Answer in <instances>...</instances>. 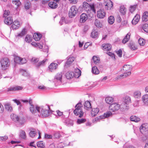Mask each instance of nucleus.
I'll use <instances>...</instances> for the list:
<instances>
[{"instance_id":"obj_1","label":"nucleus","mask_w":148,"mask_h":148,"mask_svg":"<svg viewBox=\"0 0 148 148\" xmlns=\"http://www.w3.org/2000/svg\"><path fill=\"white\" fill-rule=\"evenodd\" d=\"M132 67L131 65H124L123 66V74L120 75V77L123 78L131 74V71L132 69Z\"/></svg>"},{"instance_id":"obj_2","label":"nucleus","mask_w":148,"mask_h":148,"mask_svg":"<svg viewBox=\"0 0 148 148\" xmlns=\"http://www.w3.org/2000/svg\"><path fill=\"white\" fill-rule=\"evenodd\" d=\"M82 105L81 102H79L75 106V109L74 111V114L76 115H79V117H82L83 115L84 112L82 110Z\"/></svg>"},{"instance_id":"obj_3","label":"nucleus","mask_w":148,"mask_h":148,"mask_svg":"<svg viewBox=\"0 0 148 148\" xmlns=\"http://www.w3.org/2000/svg\"><path fill=\"white\" fill-rule=\"evenodd\" d=\"M41 108H42V110H40L38 113L41 114L42 116L44 117H46L49 116L51 113L53 111H52L50 108V106L48 105L47 107L48 109H46V108H44L43 106H41Z\"/></svg>"},{"instance_id":"obj_4","label":"nucleus","mask_w":148,"mask_h":148,"mask_svg":"<svg viewBox=\"0 0 148 148\" xmlns=\"http://www.w3.org/2000/svg\"><path fill=\"white\" fill-rule=\"evenodd\" d=\"M30 106V110L32 114H35L37 112H38L40 110H42V108L40 106L37 105L34 106L32 104V102H29Z\"/></svg>"},{"instance_id":"obj_5","label":"nucleus","mask_w":148,"mask_h":148,"mask_svg":"<svg viewBox=\"0 0 148 148\" xmlns=\"http://www.w3.org/2000/svg\"><path fill=\"white\" fill-rule=\"evenodd\" d=\"M1 63L2 69L3 70L7 69L10 64V61L7 58H2L1 60Z\"/></svg>"},{"instance_id":"obj_6","label":"nucleus","mask_w":148,"mask_h":148,"mask_svg":"<svg viewBox=\"0 0 148 148\" xmlns=\"http://www.w3.org/2000/svg\"><path fill=\"white\" fill-rule=\"evenodd\" d=\"M77 12V8L75 6H72L69 11V16L71 18L73 17L76 15Z\"/></svg>"},{"instance_id":"obj_7","label":"nucleus","mask_w":148,"mask_h":148,"mask_svg":"<svg viewBox=\"0 0 148 148\" xmlns=\"http://www.w3.org/2000/svg\"><path fill=\"white\" fill-rule=\"evenodd\" d=\"M103 4L107 10H110L113 8V3L110 0H104Z\"/></svg>"},{"instance_id":"obj_8","label":"nucleus","mask_w":148,"mask_h":148,"mask_svg":"<svg viewBox=\"0 0 148 148\" xmlns=\"http://www.w3.org/2000/svg\"><path fill=\"white\" fill-rule=\"evenodd\" d=\"M120 108V106L117 103L114 102L110 105L109 107L110 110L114 112L118 110Z\"/></svg>"},{"instance_id":"obj_9","label":"nucleus","mask_w":148,"mask_h":148,"mask_svg":"<svg viewBox=\"0 0 148 148\" xmlns=\"http://www.w3.org/2000/svg\"><path fill=\"white\" fill-rule=\"evenodd\" d=\"M11 118L12 120L15 122H18L21 125L23 123L21 122V120H19L18 116L15 114H11Z\"/></svg>"},{"instance_id":"obj_10","label":"nucleus","mask_w":148,"mask_h":148,"mask_svg":"<svg viewBox=\"0 0 148 148\" xmlns=\"http://www.w3.org/2000/svg\"><path fill=\"white\" fill-rule=\"evenodd\" d=\"M106 15V13L104 10L100 9L97 12V17L100 18H103Z\"/></svg>"},{"instance_id":"obj_11","label":"nucleus","mask_w":148,"mask_h":148,"mask_svg":"<svg viewBox=\"0 0 148 148\" xmlns=\"http://www.w3.org/2000/svg\"><path fill=\"white\" fill-rule=\"evenodd\" d=\"M112 115V113L110 112V111H108L106 113H104V116H99V118H98L97 117L95 119V121H98V120L99 119H102L105 118H107L108 117H109V116H111Z\"/></svg>"},{"instance_id":"obj_12","label":"nucleus","mask_w":148,"mask_h":148,"mask_svg":"<svg viewBox=\"0 0 148 148\" xmlns=\"http://www.w3.org/2000/svg\"><path fill=\"white\" fill-rule=\"evenodd\" d=\"M148 125L143 124L140 127V131L142 134H144L148 130Z\"/></svg>"},{"instance_id":"obj_13","label":"nucleus","mask_w":148,"mask_h":148,"mask_svg":"<svg viewBox=\"0 0 148 148\" xmlns=\"http://www.w3.org/2000/svg\"><path fill=\"white\" fill-rule=\"evenodd\" d=\"M140 18V15L139 14H136L134 16L132 21V24L134 25L136 24L139 21Z\"/></svg>"},{"instance_id":"obj_14","label":"nucleus","mask_w":148,"mask_h":148,"mask_svg":"<svg viewBox=\"0 0 148 148\" xmlns=\"http://www.w3.org/2000/svg\"><path fill=\"white\" fill-rule=\"evenodd\" d=\"M73 72L74 73V77L76 78H78L81 75V71L77 68L75 69L74 72Z\"/></svg>"},{"instance_id":"obj_15","label":"nucleus","mask_w":148,"mask_h":148,"mask_svg":"<svg viewBox=\"0 0 148 148\" xmlns=\"http://www.w3.org/2000/svg\"><path fill=\"white\" fill-rule=\"evenodd\" d=\"M20 26V24L19 22L16 20L12 23V29H17Z\"/></svg>"},{"instance_id":"obj_16","label":"nucleus","mask_w":148,"mask_h":148,"mask_svg":"<svg viewBox=\"0 0 148 148\" xmlns=\"http://www.w3.org/2000/svg\"><path fill=\"white\" fill-rule=\"evenodd\" d=\"M88 19V16L87 14L85 13L82 14L80 16V22L81 23H83Z\"/></svg>"},{"instance_id":"obj_17","label":"nucleus","mask_w":148,"mask_h":148,"mask_svg":"<svg viewBox=\"0 0 148 148\" xmlns=\"http://www.w3.org/2000/svg\"><path fill=\"white\" fill-rule=\"evenodd\" d=\"M58 64L56 63H51L49 66V70L51 72L55 70L57 68Z\"/></svg>"},{"instance_id":"obj_18","label":"nucleus","mask_w":148,"mask_h":148,"mask_svg":"<svg viewBox=\"0 0 148 148\" xmlns=\"http://www.w3.org/2000/svg\"><path fill=\"white\" fill-rule=\"evenodd\" d=\"M102 49L105 51H109L111 49V45L109 44H103L102 45Z\"/></svg>"},{"instance_id":"obj_19","label":"nucleus","mask_w":148,"mask_h":148,"mask_svg":"<svg viewBox=\"0 0 148 148\" xmlns=\"http://www.w3.org/2000/svg\"><path fill=\"white\" fill-rule=\"evenodd\" d=\"M92 61L91 64L92 65H94L93 63L96 65L98 64L100 62L99 58L97 57L96 56H94L92 57Z\"/></svg>"},{"instance_id":"obj_20","label":"nucleus","mask_w":148,"mask_h":148,"mask_svg":"<svg viewBox=\"0 0 148 148\" xmlns=\"http://www.w3.org/2000/svg\"><path fill=\"white\" fill-rule=\"evenodd\" d=\"M128 46L132 50H135L137 49V47L135 43L132 42L128 43Z\"/></svg>"},{"instance_id":"obj_21","label":"nucleus","mask_w":148,"mask_h":148,"mask_svg":"<svg viewBox=\"0 0 148 148\" xmlns=\"http://www.w3.org/2000/svg\"><path fill=\"white\" fill-rule=\"evenodd\" d=\"M4 22L5 24L7 25H10L12 23V19L11 17H8L5 19Z\"/></svg>"},{"instance_id":"obj_22","label":"nucleus","mask_w":148,"mask_h":148,"mask_svg":"<svg viewBox=\"0 0 148 148\" xmlns=\"http://www.w3.org/2000/svg\"><path fill=\"white\" fill-rule=\"evenodd\" d=\"M142 21L143 22H146L148 21V12L145 11L143 13L142 17Z\"/></svg>"},{"instance_id":"obj_23","label":"nucleus","mask_w":148,"mask_h":148,"mask_svg":"<svg viewBox=\"0 0 148 148\" xmlns=\"http://www.w3.org/2000/svg\"><path fill=\"white\" fill-rule=\"evenodd\" d=\"M99 110L98 108H95L92 109L91 112L92 116H95L99 112Z\"/></svg>"},{"instance_id":"obj_24","label":"nucleus","mask_w":148,"mask_h":148,"mask_svg":"<svg viewBox=\"0 0 148 148\" xmlns=\"http://www.w3.org/2000/svg\"><path fill=\"white\" fill-rule=\"evenodd\" d=\"M30 130V132L29 134V135L31 137L33 138L35 136L36 133V130L34 128H31Z\"/></svg>"},{"instance_id":"obj_25","label":"nucleus","mask_w":148,"mask_h":148,"mask_svg":"<svg viewBox=\"0 0 148 148\" xmlns=\"http://www.w3.org/2000/svg\"><path fill=\"white\" fill-rule=\"evenodd\" d=\"M49 7L51 9H55L58 7V5L56 2H50L48 3Z\"/></svg>"},{"instance_id":"obj_26","label":"nucleus","mask_w":148,"mask_h":148,"mask_svg":"<svg viewBox=\"0 0 148 148\" xmlns=\"http://www.w3.org/2000/svg\"><path fill=\"white\" fill-rule=\"evenodd\" d=\"M42 35L41 34L37 33H34L33 36V38L36 41L39 40L42 37Z\"/></svg>"},{"instance_id":"obj_27","label":"nucleus","mask_w":148,"mask_h":148,"mask_svg":"<svg viewBox=\"0 0 148 148\" xmlns=\"http://www.w3.org/2000/svg\"><path fill=\"white\" fill-rule=\"evenodd\" d=\"M141 95V93L140 91L136 90L134 92L133 96L135 98L138 99L140 98Z\"/></svg>"},{"instance_id":"obj_28","label":"nucleus","mask_w":148,"mask_h":148,"mask_svg":"<svg viewBox=\"0 0 148 148\" xmlns=\"http://www.w3.org/2000/svg\"><path fill=\"white\" fill-rule=\"evenodd\" d=\"M75 58L73 57H69L68 59L65 64V66L71 64L74 61Z\"/></svg>"},{"instance_id":"obj_29","label":"nucleus","mask_w":148,"mask_h":148,"mask_svg":"<svg viewBox=\"0 0 148 148\" xmlns=\"http://www.w3.org/2000/svg\"><path fill=\"white\" fill-rule=\"evenodd\" d=\"M73 74L74 73L73 72H69L66 74L65 76L67 79H69L74 77Z\"/></svg>"},{"instance_id":"obj_30","label":"nucleus","mask_w":148,"mask_h":148,"mask_svg":"<svg viewBox=\"0 0 148 148\" xmlns=\"http://www.w3.org/2000/svg\"><path fill=\"white\" fill-rule=\"evenodd\" d=\"M130 34L128 33L126 35L122 41L123 43L125 44L128 41L130 38Z\"/></svg>"},{"instance_id":"obj_31","label":"nucleus","mask_w":148,"mask_h":148,"mask_svg":"<svg viewBox=\"0 0 148 148\" xmlns=\"http://www.w3.org/2000/svg\"><path fill=\"white\" fill-rule=\"evenodd\" d=\"M129 102H123L120 106V108H123V110H127L129 108V106H127Z\"/></svg>"},{"instance_id":"obj_32","label":"nucleus","mask_w":148,"mask_h":148,"mask_svg":"<svg viewBox=\"0 0 148 148\" xmlns=\"http://www.w3.org/2000/svg\"><path fill=\"white\" fill-rule=\"evenodd\" d=\"M23 89L22 87L20 86H16L15 87L11 88L8 89V91H15L21 90Z\"/></svg>"},{"instance_id":"obj_33","label":"nucleus","mask_w":148,"mask_h":148,"mask_svg":"<svg viewBox=\"0 0 148 148\" xmlns=\"http://www.w3.org/2000/svg\"><path fill=\"white\" fill-rule=\"evenodd\" d=\"M26 34V29H23L21 32L19 33H18L17 35V36L21 37L24 36Z\"/></svg>"},{"instance_id":"obj_34","label":"nucleus","mask_w":148,"mask_h":148,"mask_svg":"<svg viewBox=\"0 0 148 148\" xmlns=\"http://www.w3.org/2000/svg\"><path fill=\"white\" fill-rule=\"evenodd\" d=\"M5 109L9 112H11L12 110V107L9 103H6L5 105Z\"/></svg>"},{"instance_id":"obj_35","label":"nucleus","mask_w":148,"mask_h":148,"mask_svg":"<svg viewBox=\"0 0 148 148\" xmlns=\"http://www.w3.org/2000/svg\"><path fill=\"white\" fill-rule=\"evenodd\" d=\"M92 72L94 74L97 75L99 73V71L96 66H94L92 68Z\"/></svg>"},{"instance_id":"obj_36","label":"nucleus","mask_w":148,"mask_h":148,"mask_svg":"<svg viewBox=\"0 0 148 148\" xmlns=\"http://www.w3.org/2000/svg\"><path fill=\"white\" fill-rule=\"evenodd\" d=\"M130 120L132 121L137 122L140 120V119L135 116H132L130 117Z\"/></svg>"},{"instance_id":"obj_37","label":"nucleus","mask_w":148,"mask_h":148,"mask_svg":"<svg viewBox=\"0 0 148 148\" xmlns=\"http://www.w3.org/2000/svg\"><path fill=\"white\" fill-rule=\"evenodd\" d=\"M84 106V108L86 110H89L91 108L90 102H85Z\"/></svg>"},{"instance_id":"obj_38","label":"nucleus","mask_w":148,"mask_h":148,"mask_svg":"<svg viewBox=\"0 0 148 148\" xmlns=\"http://www.w3.org/2000/svg\"><path fill=\"white\" fill-rule=\"evenodd\" d=\"M20 72L25 77H28L29 76V73L26 70L23 69H20Z\"/></svg>"},{"instance_id":"obj_39","label":"nucleus","mask_w":148,"mask_h":148,"mask_svg":"<svg viewBox=\"0 0 148 148\" xmlns=\"http://www.w3.org/2000/svg\"><path fill=\"white\" fill-rule=\"evenodd\" d=\"M122 101L123 102H130L131 101V99L129 96L125 95L123 97Z\"/></svg>"},{"instance_id":"obj_40","label":"nucleus","mask_w":148,"mask_h":148,"mask_svg":"<svg viewBox=\"0 0 148 148\" xmlns=\"http://www.w3.org/2000/svg\"><path fill=\"white\" fill-rule=\"evenodd\" d=\"M62 74V73H58L55 77V79L61 82Z\"/></svg>"},{"instance_id":"obj_41","label":"nucleus","mask_w":148,"mask_h":148,"mask_svg":"<svg viewBox=\"0 0 148 148\" xmlns=\"http://www.w3.org/2000/svg\"><path fill=\"white\" fill-rule=\"evenodd\" d=\"M126 9L124 6H121L120 7V12L123 15H125L126 12Z\"/></svg>"},{"instance_id":"obj_42","label":"nucleus","mask_w":148,"mask_h":148,"mask_svg":"<svg viewBox=\"0 0 148 148\" xmlns=\"http://www.w3.org/2000/svg\"><path fill=\"white\" fill-rule=\"evenodd\" d=\"M73 121L71 120L67 119L66 121V125L68 127L72 126L73 125Z\"/></svg>"},{"instance_id":"obj_43","label":"nucleus","mask_w":148,"mask_h":148,"mask_svg":"<svg viewBox=\"0 0 148 148\" xmlns=\"http://www.w3.org/2000/svg\"><path fill=\"white\" fill-rule=\"evenodd\" d=\"M114 21V18L113 16H110L108 20V23L110 24H112L113 23Z\"/></svg>"},{"instance_id":"obj_44","label":"nucleus","mask_w":148,"mask_h":148,"mask_svg":"<svg viewBox=\"0 0 148 148\" xmlns=\"http://www.w3.org/2000/svg\"><path fill=\"white\" fill-rule=\"evenodd\" d=\"M139 45L141 46H143L145 43V40L143 38H140L138 40Z\"/></svg>"},{"instance_id":"obj_45","label":"nucleus","mask_w":148,"mask_h":148,"mask_svg":"<svg viewBox=\"0 0 148 148\" xmlns=\"http://www.w3.org/2000/svg\"><path fill=\"white\" fill-rule=\"evenodd\" d=\"M20 137L23 139H25L26 137L25 132V131L22 130L21 131L20 134Z\"/></svg>"},{"instance_id":"obj_46","label":"nucleus","mask_w":148,"mask_h":148,"mask_svg":"<svg viewBox=\"0 0 148 148\" xmlns=\"http://www.w3.org/2000/svg\"><path fill=\"white\" fill-rule=\"evenodd\" d=\"M142 29L145 32L148 33V24H145L143 25Z\"/></svg>"},{"instance_id":"obj_47","label":"nucleus","mask_w":148,"mask_h":148,"mask_svg":"<svg viewBox=\"0 0 148 148\" xmlns=\"http://www.w3.org/2000/svg\"><path fill=\"white\" fill-rule=\"evenodd\" d=\"M142 100L144 102H148V94H146L142 97Z\"/></svg>"},{"instance_id":"obj_48","label":"nucleus","mask_w":148,"mask_h":148,"mask_svg":"<svg viewBox=\"0 0 148 148\" xmlns=\"http://www.w3.org/2000/svg\"><path fill=\"white\" fill-rule=\"evenodd\" d=\"M32 37L31 36L27 35L25 38V40L26 42H29L32 41Z\"/></svg>"},{"instance_id":"obj_49","label":"nucleus","mask_w":148,"mask_h":148,"mask_svg":"<svg viewBox=\"0 0 148 148\" xmlns=\"http://www.w3.org/2000/svg\"><path fill=\"white\" fill-rule=\"evenodd\" d=\"M91 37L94 38H96L98 36V32L95 31H93L91 34Z\"/></svg>"},{"instance_id":"obj_50","label":"nucleus","mask_w":148,"mask_h":148,"mask_svg":"<svg viewBox=\"0 0 148 148\" xmlns=\"http://www.w3.org/2000/svg\"><path fill=\"white\" fill-rule=\"evenodd\" d=\"M106 102H112L113 101H116L115 100L114 98L111 97H107L105 99Z\"/></svg>"},{"instance_id":"obj_51","label":"nucleus","mask_w":148,"mask_h":148,"mask_svg":"<svg viewBox=\"0 0 148 148\" xmlns=\"http://www.w3.org/2000/svg\"><path fill=\"white\" fill-rule=\"evenodd\" d=\"M21 58L17 56H15L14 58V62L16 63L19 64L21 62Z\"/></svg>"},{"instance_id":"obj_52","label":"nucleus","mask_w":148,"mask_h":148,"mask_svg":"<svg viewBox=\"0 0 148 148\" xmlns=\"http://www.w3.org/2000/svg\"><path fill=\"white\" fill-rule=\"evenodd\" d=\"M95 26L98 27H102V25L100 23L99 21L97 19L95 21Z\"/></svg>"},{"instance_id":"obj_53","label":"nucleus","mask_w":148,"mask_h":148,"mask_svg":"<svg viewBox=\"0 0 148 148\" xmlns=\"http://www.w3.org/2000/svg\"><path fill=\"white\" fill-rule=\"evenodd\" d=\"M137 6V5H136L131 6L130 8V11L131 13L133 12L136 10Z\"/></svg>"},{"instance_id":"obj_54","label":"nucleus","mask_w":148,"mask_h":148,"mask_svg":"<svg viewBox=\"0 0 148 148\" xmlns=\"http://www.w3.org/2000/svg\"><path fill=\"white\" fill-rule=\"evenodd\" d=\"M86 121V119H78L77 123L78 124H80L85 122Z\"/></svg>"},{"instance_id":"obj_55","label":"nucleus","mask_w":148,"mask_h":148,"mask_svg":"<svg viewBox=\"0 0 148 148\" xmlns=\"http://www.w3.org/2000/svg\"><path fill=\"white\" fill-rule=\"evenodd\" d=\"M37 145L38 147L43 148L44 147V144L42 141H39L37 143Z\"/></svg>"},{"instance_id":"obj_56","label":"nucleus","mask_w":148,"mask_h":148,"mask_svg":"<svg viewBox=\"0 0 148 148\" xmlns=\"http://www.w3.org/2000/svg\"><path fill=\"white\" fill-rule=\"evenodd\" d=\"M47 60V59H45L38 63V64L37 66H41L43 65L44 64L45 62Z\"/></svg>"},{"instance_id":"obj_57","label":"nucleus","mask_w":148,"mask_h":148,"mask_svg":"<svg viewBox=\"0 0 148 148\" xmlns=\"http://www.w3.org/2000/svg\"><path fill=\"white\" fill-rule=\"evenodd\" d=\"M8 136H0V141H5L8 139Z\"/></svg>"},{"instance_id":"obj_58","label":"nucleus","mask_w":148,"mask_h":148,"mask_svg":"<svg viewBox=\"0 0 148 148\" xmlns=\"http://www.w3.org/2000/svg\"><path fill=\"white\" fill-rule=\"evenodd\" d=\"M12 3L17 6H19L21 4V3L19 1H12Z\"/></svg>"},{"instance_id":"obj_59","label":"nucleus","mask_w":148,"mask_h":148,"mask_svg":"<svg viewBox=\"0 0 148 148\" xmlns=\"http://www.w3.org/2000/svg\"><path fill=\"white\" fill-rule=\"evenodd\" d=\"M31 7V3H30L26 2L25 4V8L26 9H28Z\"/></svg>"},{"instance_id":"obj_60","label":"nucleus","mask_w":148,"mask_h":148,"mask_svg":"<svg viewBox=\"0 0 148 148\" xmlns=\"http://www.w3.org/2000/svg\"><path fill=\"white\" fill-rule=\"evenodd\" d=\"M21 62L19 64H23L27 62V60L25 58H21Z\"/></svg>"},{"instance_id":"obj_61","label":"nucleus","mask_w":148,"mask_h":148,"mask_svg":"<svg viewBox=\"0 0 148 148\" xmlns=\"http://www.w3.org/2000/svg\"><path fill=\"white\" fill-rule=\"evenodd\" d=\"M49 0H42V6H44L45 5L47 4L48 1Z\"/></svg>"},{"instance_id":"obj_62","label":"nucleus","mask_w":148,"mask_h":148,"mask_svg":"<svg viewBox=\"0 0 148 148\" xmlns=\"http://www.w3.org/2000/svg\"><path fill=\"white\" fill-rule=\"evenodd\" d=\"M10 14V12L8 10H5L3 14V17H6Z\"/></svg>"},{"instance_id":"obj_63","label":"nucleus","mask_w":148,"mask_h":148,"mask_svg":"<svg viewBox=\"0 0 148 148\" xmlns=\"http://www.w3.org/2000/svg\"><path fill=\"white\" fill-rule=\"evenodd\" d=\"M117 54L119 57H121L122 56V51L121 49H120L116 52Z\"/></svg>"},{"instance_id":"obj_64","label":"nucleus","mask_w":148,"mask_h":148,"mask_svg":"<svg viewBox=\"0 0 148 148\" xmlns=\"http://www.w3.org/2000/svg\"><path fill=\"white\" fill-rule=\"evenodd\" d=\"M38 61V58H33L31 60V62L33 63H35Z\"/></svg>"}]
</instances>
